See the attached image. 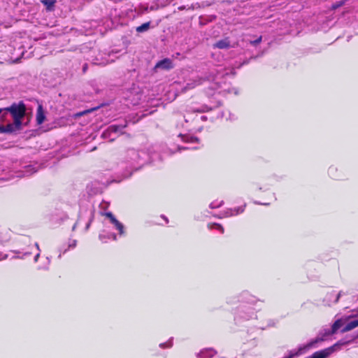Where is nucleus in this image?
Wrapping results in <instances>:
<instances>
[{
    "label": "nucleus",
    "instance_id": "11",
    "mask_svg": "<svg viewBox=\"0 0 358 358\" xmlns=\"http://www.w3.org/2000/svg\"><path fill=\"white\" fill-rule=\"evenodd\" d=\"M150 28V22H146L136 28V31L143 32L147 31Z\"/></svg>",
    "mask_w": 358,
    "mask_h": 358
},
{
    "label": "nucleus",
    "instance_id": "2",
    "mask_svg": "<svg viewBox=\"0 0 358 358\" xmlns=\"http://www.w3.org/2000/svg\"><path fill=\"white\" fill-rule=\"evenodd\" d=\"M357 327H358V317H342L336 320L331 329L325 330L324 336L334 334L340 329L342 332H346Z\"/></svg>",
    "mask_w": 358,
    "mask_h": 358
},
{
    "label": "nucleus",
    "instance_id": "15",
    "mask_svg": "<svg viewBox=\"0 0 358 358\" xmlns=\"http://www.w3.org/2000/svg\"><path fill=\"white\" fill-rule=\"evenodd\" d=\"M120 129L119 127L115 125H112L108 129V132H114L117 133L118 132V129Z\"/></svg>",
    "mask_w": 358,
    "mask_h": 358
},
{
    "label": "nucleus",
    "instance_id": "7",
    "mask_svg": "<svg viewBox=\"0 0 358 358\" xmlns=\"http://www.w3.org/2000/svg\"><path fill=\"white\" fill-rule=\"evenodd\" d=\"M45 119V113L43 110L42 106L39 105L36 113V122L38 124H41L44 122Z\"/></svg>",
    "mask_w": 358,
    "mask_h": 358
},
{
    "label": "nucleus",
    "instance_id": "22",
    "mask_svg": "<svg viewBox=\"0 0 358 358\" xmlns=\"http://www.w3.org/2000/svg\"><path fill=\"white\" fill-rule=\"evenodd\" d=\"M113 240H115V239H116V236H115V235H113Z\"/></svg>",
    "mask_w": 358,
    "mask_h": 358
},
{
    "label": "nucleus",
    "instance_id": "19",
    "mask_svg": "<svg viewBox=\"0 0 358 358\" xmlns=\"http://www.w3.org/2000/svg\"><path fill=\"white\" fill-rule=\"evenodd\" d=\"M7 255H3L1 253H0V261L1 260H3V259H6L7 258Z\"/></svg>",
    "mask_w": 358,
    "mask_h": 358
},
{
    "label": "nucleus",
    "instance_id": "18",
    "mask_svg": "<svg viewBox=\"0 0 358 358\" xmlns=\"http://www.w3.org/2000/svg\"><path fill=\"white\" fill-rule=\"evenodd\" d=\"M222 204V201H220V202H219V203H215V202H213V203H210V207L211 208H218V207H220Z\"/></svg>",
    "mask_w": 358,
    "mask_h": 358
},
{
    "label": "nucleus",
    "instance_id": "8",
    "mask_svg": "<svg viewBox=\"0 0 358 358\" xmlns=\"http://www.w3.org/2000/svg\"><path fill=\"white\" fill-rule=\"evenodd\" d=\"M215 352L213 349H206L202 350L199 356L200 358H210L214 356Z\"/></svg>",
    "mask_w": 358,
    "mask_h": 358
},
{
    "label": "nucleus",
    "instance_id": "4",
    "mask_svg": "<svg viewBox=\"0 0 358 358\" xmlns=\"http://www.w3.org/2000/svg\"><path fill=\"white\" fill-rule=\"evenodd\" d=\"M342 294V292L337 293L335 291H331V292L327 294L324 301L327 303V305L331 306V304L338 302Z\"/></svg>",
    "mask_w": 358,
    "mask_h": 358
},
{
    "label": "nucleus",
    "instance_id": "14",
    "mask_svg": "<svg viewBox=\"0 0 358 358\" xmlns=\"http://www.w3.org/2000/svg\"><path fill=\"white\" fill-rule=\"evenodd\" d=\"M336 171V168L334 166H331L329 169V174L332 178H336V176L335 175V172Z\"/></svg>",
    "mask_w": 358,
    "mask_h": 358
},
{
    "label": "nucleus",
    "instance_id": "13",
    "mask_svg": "<svg viewBox=\"0 0 358 358\" xmlns=\"http://www.w3.org/2000/svg\"><path fill=\"white\" fill-rule=\"evenodd\" d=\"M208 227L210 229H218V230H220L221 231V233H224L223 227L221 225L218 224L214 223V224H209Z\"/></svg>",
    "mask_w": 358,
    "mask_h": 358
},
{
    "label": "nucleus",
    "instance_id": "24",
    "mask_svg": "<svg viewBox=\"0 0 358 358\" xmlns=\"http://www.w3.org/2000/svg\"><path fill=\"white\" fill-rule=\"evenodd\" d=\"M357 336H358V334H357Z\"/></svg>",
    "mask_w": 358,
    "mask_h": 358
},
{
    "label": "nucleus",
    "instance_id": "10",
    "mask_svg": "<svg viewBox=\"0 0 358 358\" xmlns=\"http://www.w3.org/2000/svg\"><path fill=\"white\" fill-rule=\"evenodd\" d=\"M200 84V79H199L198 80H194L192 83H189L187 84L186 87H185V90L192 89Z\"/></svg>",
    "mask_w": 358,
    "mask_h": 358
},
{
    "label": "nucleus",
    "instance_id": "16",
    "mask_svg": "<svg viewBox=\"0 0 358 358\" xmlns=\"http://www.w3.org/2000/svg\"><path fill=\"white\" fill-rule=\"evenodd\" d=\"M238 209H234V210H229V212L227 213V215H225L226 217L227 216H231V215H236V214H238Z\"/></svg>",
    "mask_w": 358,
    "mask_h": 358
},
{
    "label": "nucleus",
    "instance_id": "9",
    "mask_svg": "<svg viewBox=\"0 0 358 358\" xmlns=\"http://www.w3.org/2000/svg\"><path fill=\"white\" fill-rule=\"evenodd\" d=\"M215 46L221 49L227 48L229 47V43L227 40H222L216 43Z\"/></svg>",
    "mask_w": 358,
    "mask_h": 358
},
{
    "label": "nucleus",
    "instance_id": "20",
    "mask_svg": "<svg viewBox=\"0 0 358 358\" xmlns=\"http://www.w3.org/2000/svg\"><path fill=\"white\" fill-rule=\"evenodd\" d=\"M38 257H39V253H38V254L36 255V257H35V258H34V261H35V262H37V260H38Z\"/></svg>",
    "mask_w": 358,
    "mask_h": 358
},
{
    "label": "nucleus",
    "instance_id": "12",
    "mask_svg": "<svg viewBox=\"0 0 358 358\" xmlns=\"http://www.w3.org/2000/svg\"><path fill=\"white\" fill-rule=\"evenodd\" d=\"M41 2L50 10L55 3L56 0H42Z\"/></svg>",
    "mask_w": 358,
    "mask_h": 358
},
{
    "label": "nucleus",
    "instance_id": "23",
    "mask_svg": "<svg viewBox=\"0 0 358 358\" xmlns=\"http://www.w3.org/2000/svg\"><path fill=\"white\" fill-rule=\"evenodd\" d=\"M36 246L38 249H39L38 245L37 243L36 244Z\"/></svg>",
    "mask_w": 358,
    "mask_h": 358
},
{
    "label": "nucleus",
    "instance_id": "1",
    "mask_svg": "<svg viewBox=\"0 0 358 358\" xmlns=\"http://www.w3.org/2000/svg\"><path fill=\"white\" fill-rule=\"evenodd\" d=\"M24 114V105H13L10 108L0 109V132H12L20 129Z\"/></svg>",
    "mask_w": 358,
    "mask_h": 358
},
{
    "label": "nucleus",
    "instance_id": "17",
    "mask_svg": "<svg viewBox=\"0 0 358 358\" xmlns=\"http://www.w3.org/2000/svg\"><path fill=\"white\" fill-rule=\"evenodd\" d=\"M184 141H185L187 142L194 143V142L198 141V139L195 137L187 136V137H185V139Z\"/></svg>",
    "mask_w": 358,
    "mask_h": 358
},
{
    "label": "nucleus",
    "instance_id": "5",
    "mask_svg": "<svg viewBox=\"0 0 358 358\" xmlns=\"http://www.w3.org/2000/svg\"><path fill=\"white\" fill-rule=\"evenodd\" d=\"M105 215L110 220V222L113 224L114 227L119 231L120 234H124V226L120 223L111 213H106Z\"/></svg>",
    "mask_w": 358,
    "mask_h": 358
},
{
    "label": "nucleus",
    "instance_id": "3",
    "mask_svg": "<svg viewBox=\"0 0 358 358\" xmlns=\"http://www.w3.org/2000/svg\"><path fill=\"white\" fill-rule=\"evenodd\" d=\"M349 341H339L337 343L333 346L326 348L324 350L315 352L310 357L308 358H327L331 353L337 350L340 346L346 345Z\"/></svg>",
    "mask_w": 358,
    "mask_h": 358
},
{
    "label": "nucleus",
    "instance_id": "6",
    "mask_svg": "<svg viewBox=\"0 0 358 358\" xmlns=\"http://www.w3.org/2000/svg\"><path fill=\"white\" fill-rule=\"evenodd\" d=\"M155 68L162 69H171L172 68L171 61L169 59H164L162 61H159L157 63Z\"/></svg>",
    "mask_w": 358,
    "mask_h": 358
},
{
    "label": "nucleus",
    "instance_id": "21",
    "mask_svg": "<svg viewBox=\"0 0 358 358\" xmlns=\"http://www.w3.org/2000/svg\"><path fill=\"white\" fill-rule=\"evenodd\" d=\"M71 245L75 246L76 245V241H73V242L72 243V244Z\"/></svg>",
    "mask_w": 358,
    "mask_h": 358
}]
</instances>
